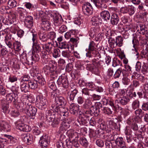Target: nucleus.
Returning a JSON list of instances; mask_svg holds the SVG:
<instances>
[{
	"label": "nucleus",
	"mask_w": 148,
	"mask_h": 148,
	"mask_svg": "<svg viewBox=\"0 0 148 148\" xmlns=\"http://www.w3.org/2000/svg\"><path fill=\"white\" fill-rule=\"evenodd\" d=\"M99 59L98 58H94L91 60H87V62H92V65L87 64L86 69L95 74H97L99 71V69L101 68L104 63V62L102 60L99 61Z\"/></svg>",
	"instance_id": "f257e3e1"
},
{
	"label": "nucleus",
	"mask_w": 148,
	"mask_h": 148,
	"mask_svg": "<svg viewBox=\"0 0 148 148\" xmlns=\"http://www.w3.org/2000/svg\"><path fill=\"white\" fill-rule=\"evenodd\" d=\"M14 38L12 35L6 37L5 43L8 47L11 49H14L16 51H20L22 49V46L21 42L17 41L12 42Z\"/></svg>",
	"instance_id": "f03ea898"
},
{
	"label": "nucleus",
	"mask_w": 148,
	"mask_h": 148,
	"mask_svg": "<svg viewBox=\"0 0 148 148\" xmlns=\"http://www.w3.org/2000/svg\"><path fill=\"white\" fill-rule=\"evenodd\" d=\"M46 116L47 121L49 123H51V125L53 127H56L59 124L60 119L58 117H56L55 114L52 113L51 111H46Z\"/></svg>",
	"instance_id": "7ed1b4c3"
},
{
	"label": "nucleus",
	"mask_w": 148,
	"mask_h": 148,
	"mask_svg": "<svg viewBox=\"0 0 148 148\" xmlns=\"http://www.w3.org/2000/svg\"><path fill=\"white\" fill-rule=\"evenodd\" d=\"M37 111V109L35 107L28 104L25 105L24 112L31 119H34L35 118Z\"/></svg>",
	"instance_id": "20e7f679"
},
{
	"label": "nucleus",
	"mask_w": 148,
	"mask_h": 148,
	"mask_svg": "<svg viewBox=\"0 0 148 148\" xmlns=\"http://www.w3.org/2000/svg\"><path fill=\"white\" fill-rule=\"evenodd\" d=\"M36 100L37 105L40 109L42 110L46 108L48 102L45 97L41 95H38L36 97Z\"/></svg>",
	"instance_id": "39448f33"
},
{
	"label": "nucleus",
	"mask_w": 148,
	"mask_h": 148,
	"mask_svg": "<svg viewBox=\"0 0 148 148\" xmlns=\"http://www.w3.org/2000/svg\"><path fill=\"white\" fill-rule=\"evenodd\" d=\"M49 142V137L46 135L42 136L39 140V145L41 148H47Z\"/></svg>",
	"instance_id": "423d86ee"
},
{
	"label": "nucleus",
	"mask_w": 148,
	"mask_h": 148,
	"mask_svg": "<svg viewBox=\"0 0 148 148\" xmlns=\"http://www.w3.org/2000/svg\"><path fill=\"white\" fill-rule=\"evenodd\" d=\"M49 14H51V16L53 18L55 23V25L57 26L60 25L62 22L61 16L55 12H52L51 11H49Z\"/></svg>",
	"instance_id": "0eeeda50"
},
{
	"label": "nucleus",
	"mask_w": 148,
	"mask_h": 148,
	"mask_svg": "<svg viewBox=\"0 0 148 148\" xmlns=\"http://www.w3.org/2000/svg\"><path fill=\"white\" fill-rule=\"evenodd\" d=\"M88 50L90 52H91L94 57L97 56L99 58H101L99 53L97 51L95 44L93 41H91L90 42Z\"/></svg>",
	"instance_id": "6e6552de"
},
{
	"label": "nucleus",
	"mask_w": 148,
	"mask_h": 148,
	"mask_svg": "<svg viewBox=\"0 0 148 148\" xmlns=\"http://www.w3.org/2000/svg\"><path fill=\"white\" fill-rule=\"evenodd\" d=\"M82 11L84 13L88 16L92 14L93 12V8L91 4L87 2L84 4L82 6Z\"/></svg>",
	"instance_id": "1a4fd4ad"
},
{
	"label": "nucleus",
	"mask_w": 148,
	"mask_h": 148,
	"mask_svg": "<svg viewBox=\"0 0 148 148\" xmlns=\"http://www.w3.org/2000/svg\"><path fill=\"white\" fill-rule=\"evenodd\" d=\"M77 139L78 138H74L72 140H66V148H72L73 145L76 148L79 147V145L78 143Z\"/></svg>",
	"instance_id": "9d476101"
},
{
	"label": "nucleus",
	"mask_w": 148,
	"mask_h": 148,
	"mask_svg": "<svg viewBox=\"0 0 148 148\" xmlns=\"http://www.w3.org/2000/svg\"><path fill=\"white\" fill-rule=\"evenodd\" d=\"M11 126L8 122L4 121H0V130L3 132H10Z\"/></svg>",
	"instance_id": "9b49d317"
},
{
	"label": "nucleus",
	"mask_w": 148,
	"mask_h": 148,
	"mask_svg": "<svg viewBox=\"0 0 148 148\" xmlns=\"http://www.w3.org/2000/svg\"><path fill=\"white\" fill-rule=\"evenodd\" d=\"M102 108V104L100 102L96 103L95 106L92 105L90 109L92 115H98L99 110Z\"/></svg>",
	"instance_id": "f8f14e48"
},
{
	"label": "nucleus",
	"mask_w": 148,
	"mask_h": 148,
	"mask_svg": "<svg viewBox=\"0 0 148 148\" xmlns=\"http://www.w3.org/2000/svg\"><path fill=\"white\" fill-rule=\"evenodd\" d=\"M15 124L17 128L20 131L24 132H28L30 131L31 130V128L29 127L28 125H24L22 123H18L17 122L15 123Z\"/></svg>",
	"instance_id": "ddd939ff"
},
{
	"label": "nucleus",
	"mask_w": 148,
	"mask_h": 148,
	"mask_svg": "<svg viewBox=\"0 0 148 148\" xmlns=\"http://www.w3.org/2000/svg\"><path fill=\"white\" fill-rule=\"evenodd\" d=\"M57 83L59 86L62 85L65 88H67L69 85L67 79L62 76H60L57 81Z\"/></svg>",
	"instance_id": "4468645a"
},
{
	"label": "nucleus",
	"mask_w": 148,
	"mask_h": 148,
	"mask_svg": "<svg viewBox=\"0 0 148 148\" xmlns=\"http://www.w3.org/2000/svg\"><path fill=\"white\" fill-rule=\"evenodd\" d=\"M22 138L24 142L29 144L33 142L34 137L31 134H25L23 135Z\"/></svg>",
	"instance_id": "2eb2a0df"
},
{
	"label": "nucleus",
	"mask_w": 148,
	"mask_h": 148,
	"mask_svg": "<svg viewBox=\"0 0 148 148\" xmlns=\"http://www.w3.org/2000/svg\"><path fill=\"white\" fill-rule=\"evenodd\" d=\"M42 27L44 30H48L50 28L51 24L49 19L46 18L42 19Z\"/></svg>",
	"instance_id": "dca6fc26"
},
{
	"label": "nucleus",
	"mask_w": 148,
	"mask_h": 148,
	"mask_svg": "<svg viewBox=\"0 0 148 148\" xmlns=\"http://www.w3.org/2000/svg\"><path fill=\"white\" fill-rule=\"evenodd\" d=\"M39 38L40 40V43L42 45V48L44 49V45L46 43L48 39L47 36L45 34L43 33H39L38 34Z\"/></svg>",
	"instance_id": "f3484780"
},
{
	"label": "nucleus",
	"mask_w": 148,
	"mask_h": 148,
	"mask_svg": "<svg viewBox=\"0 0 148 148\" xmlns=\"http://www.w3.org/2000/svg\"><path fill=\"white\" fill-rule=\"evenodd\" d=\"M56 67L52 65L50 66L49 65L45 66L43 68V71L46 75L50 74L56 69Z\"/></svg>",
	"instance_id": "a211bd4d"
},
{
	"label": "nucleus",
	"mask_w": 148,
	"mask_h": 148,
	"mask_svg": "<svg viewBox=\"0 0 148 148\" xmlns=\"http://www.w3.org/2000/svg\"><path fill=\"white\" fill-rule=\"evenodd\" d=\"M4 136L6 138H5L7 140L5 142L6 143H9V142L12 144H16L18 143V140L16 138L8 135L5 134Z\"/></svg>",
	"instance_id": "6ab92c4d"
},
{
	"label": "nucleus",
	"mask_w": 148,
	"mask_h": 148,
	"mask_svg": "<svg viewBox=\"0 0 148 148\" xmlns=\"http://www.w3.org/2000/svg\"><path fill=\"white\" fill-rule=\"evenodd\" d=\"M77 92L78 91L76 89H74L71 92H68L67 99L69 103H71L73 102Z\"/></svg>",
	"instance_id": "aec40b11"
},
{
	"label": "nucleus",
	"mask_w": 148,
	"mask_h": 148,
	"mask_svg": "<svg viewBox=\"0 0 148 148\" xmlns=\"http://www.w3.org/2000/svg\"><path fill=\"white\" fill-rule=\"evenodd\" d=\"M25 23L26 26L28 28H31L33 25V18L31 16H28L25 17Z\"/></svg>",
	"instance_id": "412c9836"
},
{
	"label": "nucleus",
	"mask_w": 148,
	"mask_h": 148,
	"mask_svg": "<svg viewBox=\"0 0 148 148\" xmlns=\"http://www.w3.org/2000/svg\"><path fill=\"white\" fill-rule=\"evenodd\" d=\"M117 124L115 123L112 120H110L108 123V126L110 128L113 130H115L116 131H119L120 130V125L119 123L117 122Z\"/></svg>",
	"instance_id": "4be33fe9"
},
{
	"label": "nucleus",
	"mask_w": 148,
	"mask_h": 148,
	"mask_svg": "<svg viewBox=\"0 0 148 148\" xmlns=\"http://www.w3.org/2000/svg\"><path fill=\"white\" fill-rule=\"evenodd\" d=\"M70 109L71 113L74 115L77 114L79 110V106L73 102L70 103Z\"/></svg>",
	"instance_id": "5701e85b"
},
{
	"label": "nucleus",
	"mask_w": 148,
	"mask_h": 148,
	"mask_svg": "<svg viewBox=\"0 0 148 148\" xmlns=\"http://www.w3.org/2000/svg\"><path fill=\"white\" fill-rule=\"evenodd\" d=\"M94 2L96 6L98 8H106L107 5L102 0H91Z\"/></svg>",
	"instance_id": "b1692460"
},
{
	"label": "nucleus",
	"mask_w": 148,
	"mask_h": 148,
	"mask_svg": "<svg viewBox=\"0 0 148 148\" xmlns=\"http://www.w3.org/2000/svg\"><path fill=\"white\" fill-rule=\"evenodd\" d=\"M119 21V17L116 13L112 14L111 17L110 22L112 25H117Z\"/></svg>",
	"instance_id": "393cba45"
},
{
	"label": "nucleus",
	"mask_w": 148,
	"mask_h": 148,
	"mask_svg": "<svg viewBox=\"0 0 148 148\" xmlns=\"http://www.w3.org/2000/svg\"><path fill=\"white\" fill-rule=\"evenodd\" d=\"M116 100V102L118 103H120V104L122 106H125L130 101L129 98L127 96L122 97L120 99Z\"/></svg>",
	"instance_id": "a878e982"
},
{
	"label": "nucleus",
	"mask_w": 148,
	"mask_h": 148,
	"mask_svg": "<svg viewBox=\"0 0 148 148\" xmlns=\"http://www.w3.org/2000/svg\"><path fill=\"white\" fill-rule=\"evenodd\" d=\"M55 101L56 103L58 105L61 106L65 104V100L61 96H56L55 97Z\"/></svg>",
	"instance_id": "bb28decb"
},
{
	"label": "nucleus",
	"mask_w": 148,
	"mask_h": 148,
	"mask_svg": "<svg viewBox=\"0 0 148 148\" xmlns=\"http://www.w3.org/2000/svg\"><path fill=\"white\" fill-rule=\"evenodd\" d=\"M60 112L59 114L60 116H64V118H62L63 120L66 119L68 116V109L66 108L61 107L60 109Z\"/></svg>",
	"instance_id": "cd10ccee"
},
{
	"label": "nucleus",
	"mask_w": 148,
	"mask_h": 148,
	"mask_svg": "<svg viewBox=\"0 0 148 148\" xmlns=\"http://www.w3.org/2000/svg\"><path fill=\"white\" fill-rule=\"evenodd\" d=\"M8 16L10 24H16L17 23V21L14 14L12 12H10Z\"/></svg>",
	"instance_id": "c85d7f7f"
},
{
	"label": "nucleus",
	"mask_w": 148,
	"mask_h": 148,
	"mask_svg": "<svg viewBox=\"0 0 148 148\" xmlns=\"http://www.w3.org/2000/svg\"><path fill=\"white\" fill-rule=\"evenodd\" d=\"M99 27H94L91 28L89 32V34L91 37H94V36L99 32Z\"/></svg>",
	"instance_id": "c756f323"
},
{
	"label": "nucleus",
	"mask_w": 148,
	"mask_h": 148,
	"mask_svg": "<svg viewBox=\"0 0 148 148\" xmlns=\"http://www.w3.org/2000/svg\"><path fill=\"white\" fill-rule=\"evenodd\" d=\"M101 16L104 20L107 21L110 20V15L109 12L108 11L104 10L100 13Z\"/></svg>",
	"instance_id": "7c9ffc66"
},
{
	"label": "nucleus",
	"mask_w": 148,
	"mask_h": 148,
	"mask_svg": "<svg viewBox=\"0 0 148 148\" xmlns=\"http://www.w3.org/2000/svg\"><path fill=\"white\" fill-rule=\"evenodd\" d=\"M38 68L37 67L35 66L34 67L31 71V75L33 77L34 79L36 77H38L40 76V73L38 71Z\"/></svg>",
	"instance_id": "2f4dec72"
},
{
	"label": "nucleus",
	"mask_w": 148,
	"mask_h": 148,
	"mask_svg": "<svg viewBox=\"0 0 148 148\" xmlns=\"http://www.w3.org/2000/svg\"><path fill=\"white\" fill-rule=\"evenodd\" d=\"M116 145L119 146L121 147H123L125 146V142L123 138L122 137H119L116 138L115 141Z\"/></svg>",
	"instance_id": "473e14b6"
},
{
	"label": "nucleus",
	"mask_w": 148,
	"mask_h": 148,
	"mask_svg": "<svg viewBox=\"0 0 148 148\" xmlns=\"http://www.w3.org/2000/svg\"><path fill=\"white\" fill-rule=\"evenodd\" d=\"M45 49L46 51L49 53H52V51L54 48L53 44L51 42H48L47 43H45ZM45 49V48H44Z\"/></svg>",
	"instance_id": "72a5a7b5"
},
{
	"label": "nucleus",
	"mask_w": 148,
	"mask_h": 148,
	"mask_svg": "<svg viewBox=\"0 0 148 148\" xmlns=\"http://www.w3.org/2000/svg\"><path fill=\"white\" fill-rule=\"evenodd\" d=\"M125 134L126 136V138L127 142L128 143H132L133 137L132 135V132L129 130H125Z\"/></svg>",
	"instance_id": "f704fd0d"
},
{
	"label": "nucleus",
	"mask_w": 148,
	"mask_h": 148,
	"mask_svg": "<svg viewBox=\"0 0 148 148\" xmlns=\"http://www.w3.org/2000/svg\"><path fill=\"white\" fill-rule=\"evenodd\" d=\"M67 134L70 139L73 138H78L77 133L74 132L73 130L71 129L67 131Z\"/></svg>",
	"instance_id": "c9c22d12"
},
{
	"label": "nucleus",
	"mask_w": 148,
	"mask_h": 148,
	"mask_svg": "<svg viewBox=\"0 0 148 148\" xmlns=\"http://www.w3.org/2000/svg\"><path fill=\"white\" fill-rule=\"evenodd\" d=\"M92 105L91 101L89 99H87L85 100L82 107L84 109H88L90 108L92 106Z\"/></svg>",
	"instance_id": "e433bc0d"
},
{
	"label": "nucleus",
	"mask_w": 148,
	"mask_h": 148,
	"mask_svg": "<svg viewBox=\"0 0 148 148\" xmlns=\"http://www.w3.org/2000/svg\"><path fill=\"white\" fill-rule=\"evenodd\" d=\"M91 23L92 24L95 26L98 25L99 23H101V18L98 16L93 17L91 19Z\"/></svg>",
	"instance_id": "4c0bfd02"
},
{
	"label": "nucleus",
	"mask_w": 148,
	"mask_h": 148,
	"mask_svg": "<svg viewBox=\"0 0 148 148\" xmlns=\"http://www.w3.org/2000/svg\"><path fill=\"white\" fill-rule=\"evenodd\" d=\"M126 90L124 89H120L117 91V93L116 95V97L118 99H120L122 97H124L125 94Z\"/></svg>",
	"instance_id": "58836bf2"
},
{
	"label": "nucleus",
	"mask_w": 148,
	"mask_h": 148,
	"mask_svg": "<svg viewBox=\"0 0 148 148\" xmlns=\"http://www.w3.org/2000/svg\"><path fill=\"white\" fill-rule=\"evenodd\" d=\"M115 44L116 46L121 47L123 45V38L121 36H118L115 38Z\"/></svg>",
	"instance_id": "ea45409f"
},
{
	"label": "nucleus",
	"mask_w": 148,
	"mask_h": 148,
	"mask_svg": "<svg viewBox=\"0 0 148 148\" xmlns=\"http://www.w3.org/2000/svg\"><path fill=\"white\" fill-rule=\"evenodd\" d=\"M33 51L36 53H38L41 50V47L38 42L33 43Z\"/></svg>",
	"instance_id": "a19ab883"
},
{
	"label": "nucleus",
	"mask_w": 148,
	"mask_h": 148,
	"mask_svg": "<svg viewBox=\"0 0 148 148\" xmlns=\"http://www.w3.org/2000/svg\"><path fill=\"white\" fill-rule=\"evenodd\" d=\"M132 42L134 48V49H133V50L136 53L138 51L139 42L136 38H134L132 40Z\"/></svg>",
	"instance_id": "79ce46f5"
},
{
	"label": "nucleus",
	"mask_w": 148,
	"mask_h": 148,
	"mask_svg": "<svg viewBox=\"0 0 148 148\" xmlns=\"http://www.w3.org/2000/svg\"><path fill=\"white\" fill-rule=\"evenodd\" d=\"M29 87L32 89H35L38 87V84L36 80L30 81L28 82Z\"/></svg>",
	"instance_id": "37998d69"
},
{
	"label": "nucleus",
	"mask_w": 148,
	"mask_h": 148,
	"mask_svg": "<svg viewBox=\"0 0 148 148\" xmlns=\"http://www.w3.org/2000/svg\"><path fill=\"white\" fill-rule=\"evenodd\" d=\"M34 79L36 80L37 83H38L41 85H44L45 84L46 82L45 79L43 78L41 75H40V76H39L38 77H36Z\"/></svg>",
	"instance_id": "c03bdc74"
},
{
	"label": "nucleus",
	"mask_w": 148,
	"mask_h": 148,
	"mask_svg": "<svg viewBox=\"0 0 148 148\" xmlns=\"http://www.w3.org/2000/svg\"><path fill=\"white\" fill-rule=\"evenodd\" d=\"M144 112L141 109H138L134 112V113L136 116L139 118L141 119L143 116Z\"/></svg>",
	"instance_id": "a18cd8bd"
},
{
	"label": "nucleus",
	"mask_w": 148,
	"mask_h": 148,
	"mask_svg": "<svg viewBox=\"0 0 148 148\" xmlns=\"http://www.w3.org/2000/svg\"><path fill=\"white\" fill-rule=\"evenodd\" d=\"M122 72L123 75V76L125 75V74L124 73H125V70H122L121 69L119 68L117 70L114 75L113 76L114 78L115 79L119 78Z\"/></svg>",
	"instance_id": "49530a36"
},
{
	"label": "nucleus",
	"mask_w": 148,
	"mask_h": 148,
	"mask_svg": "<svg viewBox=\"0 0 148 148\" xmlns=\"http://www.w3.org/2000/svg\"><path fill=\"white\" fill-rule=\"evenodd\" d=\"M53 56L55 58H57L60 56V49L57 48H54L52 51Z\"/></svg>",
	"instance_id": "de8ad7c7"
},
{
	"label": "nucleus",
	"mask_w": 148,
	"mask_h": 148,
	"mask_svg": "<svg viewBox=\"0 0 148 148\" xmlns=\"http://www.w3.org/2000/svg\"><path fill=\"white\" fill-rule=\"evenodd\" d=\"M2 109V111L5 114L9 113L10 109L9 108V104L8 103H5L3 104Z\"/></svg>",
	"instance_id": "09e8293b"
},
{
	"label": "nucleus",
	"mask_w": 148,
	"mask_h": 148,
	"mask_svg": "<svg viewBox=\"0 0 148 148\" xmlns=\"http://www.w3.org/2000/svg\"><path fill=\"white\" fill-rule=\"evenodd\" d=\"M140 102L138 99H136L132 102V109L135 110L138 109L140 107Z\"/></svg>",
	"instance_id": "8fccbe9b"
},
{
	"label": "nucleus",
	"mask_w": 148,
	"mask_h": 148,
	"mask_svg": "<svg viewBox=\"0 0 148 148\" xmlns=\"http://www.w3.org/2000/svg\"><path fill=\"white\" fill-rule=\"evenodd\" d=\"M48 86L51 89L54 91L56 89V87L54 81L50 79L48 82Z\"/></svg>",
	"instance_id": "3c124183"
},
{
	"label": "nucleus",
	"mask_w": 148,
	"mask_h": 148,
	"mask_svg": "<svg viewBox=\"0 0 148 148\" xmlns=\"http://www.w3.org/2000/svg\"><path fill=\"white\" fill-rule=\"evenodd\" d=\"M59 48L61 49H69V45L68 43L64 41L63 42H60L59 43Z\"/></svg>",
	"instance_id": "603ef678"
},
{
	"label": "nucleus",
	"mask_w": 148,
	"mask_h": 148,
	"mask_svg": "<svg viewBox=\"0 0 148 148\" xmlns=\"http://www.w3.org/2000/svg\"><path fill=\"white\" fill-rule=\"evenodd\" d=\"M122 63L121 61L117 58H114L113 59L112 66L115 67L118 66H121Z\"/></svg>",
	"instance_id": "864d4df0"
},
{
	"label": "nucleus",
	"mask_w": 148,
	"mask_h": 148,
	"mask_svg": "<svg viewBox=\"0 0 148 148\" xmlns=\"http://www.w3.org/2000/svg\"><path fill=\"white\" fill-rule=\"evenodd\" d=\"M21 89L22 92H26L29 90L28 85L26 83H23L21 85Z\"/></svg>",
	"instance_id": "5fc2aeb1"
},
{
	"label": "nucleus",
	"mask_w": 148,
	"mask_h": 148,
	"mask_svg": "<svg viewBox=\"0 0 148 148\" xmlns=\"http://www.w3.org/2000/svg\"><path fill=\"white\" fill-rule=\"evenodd\" d=\"M14 94L10 93L7 94L6 96V99L8 103H11L14 99Z\"/></svg>",
	"instance_id": "6e6d98bb"
},
{
	"label": "nucleus",
	"mask_w": 148,
	"mask_h": 148,
	"mask_svg": "<svg viewBox=\"0 0 148 148\" xmlns=\"http://www.w3.org/2000/svg\"><path fill=\"white\" fill-rule=\"evenodd\" d=\"M47 36V39L53 41L56 37V33L54 32H50L48 34Z\"/></svg>",
	"instance_id": "4d7b16f0"
},
{
	"label": "nucleus",
	"mask_w": 148,
	"mask_h": 148,
	"mask_svg": "<svg viewBox=\"0 0 148 148\" xmlns=\"http://www.w3.org/2000/svg\"><path fill=\"white\" fill-rule=\"evenodd\" d=\"M71 122V121H68V119H67V120H66L65 121H63L61 124V125L65 129H67L70 127V123Z\"/></svg>",
	"instance_id": "13d9d810"
},
{
	"label": "nucleus",
	"mask_w": 148,
	"mask_h": 148,
	"mask_svg": "<svg viewBox=\"0 0 148 148\" xmlns=\"http://www.w3.org/2000/svg\"><path fill=\"white\" fill-rule=\"evenodd\" d=\"M101 109L102 110L103 112L105 114L109 115L112 113V111L109 108L102 107V108H101Z\"/></svg>",
	"instance_id": "bf43d9fd"
},
{
	"label": "nucleus",
	"mask_w": 148,
	"mask_h": 148,
	"mask_svg": "<svg viewBox=\"0 0 148 148\" xmlns=\"http://www.w3.org/2000/svg\"><path fill=\"white\" fill-rule=\"evenodd\" d=\"M80 142L81 145L85 147H86L88 146V142L85 138H80Z\"/></svg>",
	"instance_id": "052dcab7"
},
{
	"label": "nucleus",
	"mask_w": 148,
	"mask_h": 148,
	"mask_svg": "<svg viewBox=\"0 0 148 148\" xmlns=\"http://www.w3.org/2000/svg\"><path fill=\"white\" fill-rule=\"evenodd\" d=\"M83 116L86 119H88L92 115L90 109L84 110L83 113Z\"/></svg>",
	"instance_id": "680f3d73"
},
{
	"label": "nucleus",
	"mask_w": 148,
	"mask_h": 148,
	"mask_svg": "<svg viewBox=\"0 0 148 148\" xmlns=\"http://www.w3.org/2000/svg\"><path fill=\"white\" fill-rule=\"evenodd\" d=\"M8 4L10 8H13L16 6L17 2L14 0H9L8 2Z\"/></svg>",
	"instance_id": "e2e57ef3"
},
{
	"label": "nucleus",
	"mask_w": 148,
	"mask_h": 148,
	"mask_svg": "<svg viewBox=\"0 0 148 148\" xmlns=\"http://www.w3.org/2000/svg\"><path fill=\"white\" fill-rule=\"evenodd\" d=\"M10 114L13 117H18L20 115L19 111L17 110H12L11 111Z\"/></svg>",
	"instance_id": "0e129e2a"
},
{
	"label": "nucleus",
	"mask_w": 148,
	"mask_h": 148,
	"mask_svg": "<svg viewBox=\"0 0 148 148\" xmlns=\"http://www.w3.org/2000/svg\"><path fill=\"white\" fill-rule=\"evenodd\" d=\"M16 11L18 13L20 16L24 17L25 16L24 13H25L26 10L21 8H18Z\"/></svg>",
	"instance_id": "69168bd1"
},
{
	"label": "nucleus",
	"mask_w": 148,
	"mask_h": 148,
	"mask_svg": "<svg viewBox=\"0 0 148 148\" xmlns=\"http://www.w3.org/2000/svg\"><path fill=\"white\" fill-rule=\"evenodd\" d=\"M62 55L64 57L69 58L71 56V52L69 50L62 51Z\"/></svg>",
	"instance_id": "338daca9"
},
{
	"label": "nucleus",
	"mask_w": 148,
	"mask_h": 148,
	"mask_svg": "<svg viewBox=\"0 0 148 148\" xmlns=\"http://www.w3.org/2000/svg\"><path fill=\"white\" fill-rule=\"evenodd\" d=\"M106 148H114L115 145L113 142L107 141L105 143Z\"/></svg>",
	"instance_id": "774afa93"
}]
</instances>
